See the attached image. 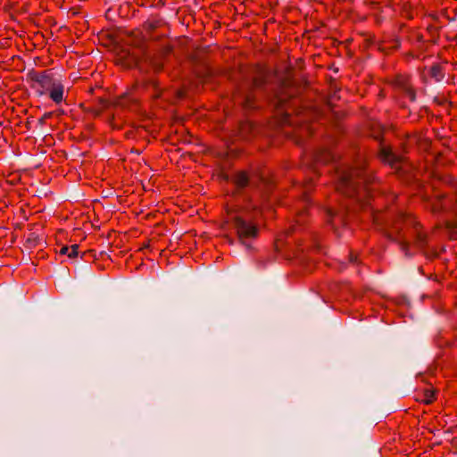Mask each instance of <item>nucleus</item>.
Listing matches in <instances>:
<instances>
[{"label": "nucleus", "instance_id": "nucleus-1", "mask_svg": "<svg viewBox=\"0 0 457 457\" xmlns=\"http://www.w3.org/2000/svg\"><path fill=\"white\" fill-rule=\"evenodd\" d=\"M337 173L338 174L336 184L337 191L352 199L360 210L370 209L373 223L378 226H386L387 237L399 242L401 251L406 256H411L410 243L405 239L404 233L401 239L388 236L389 214L380 208L384 204L387 208L389 204L395 203L397 196L393 193L386 195L382 193L377 178L373 174L368 173L364 168L340 166L337 168Z\"/></svg>", "mask_w": 457, "mask_h": 457}, {"label": "nucleus", "instance_id": "nucleus-2", "mask_svg": "<svg viewBox=\"0 0 457 457\" xmlns=\"http://www.w3.org/2000/svg\"><path fill=\"white\" fill-rule=\"evenodd\" d=\"M299 89L287 84H281L270 99L274 109L273 118L279 127L294 128L293 136L297 144H302L314 133L312 121L316 119V111L303 106L299 97Z\"/></svg>", "mask_w": 457, "mask_h": 457}, {"label": "nucleus", "instance_id": "nucleus-3", "mask_svg": "<svg viewBox=\"0 0 457 457\" xmlns=\"http://www.w3.org/2000/svg\"><path fill=\"white\" fill-rule=\"evenodd\" d=\"M364 135L378 141L377 158L384 164L389 166L394 173L403 181L409 183L417 177V170L413 164L403 154L393 151L391 145L384 142V129L376 120H369L365 124Z\"/></svg>", "mask_w": 457, "mask_h": 457}, {"label": "nucleus", "instance_id": "nucleus-4", "mask_svg": "<svg viewBox=\"0 0 457 457\" xmlns=\"http://www.w3.org/2000/svg\"><path fill=\"white\" fill-rule=\"evenodd\" d=\"M408 230L412 237V245L419 249L427 258L435 259L438 256L436 249L429 248V236L416 217L400 212L388 227V236L395 239L403 237V231Z\"/></svg>", "mask_w": 457, "mask_h": 457}, {"label": "nucleus", "instance_id": "nucleus-5", "mask_svg": "<svg viewBox=\"0 0 457 457\" xmlns=\"http://www.w3.org/2000/svg\"><path fill=\"white\" fill-rule=\"evenodd\" d=\"M443 181L450 187V192L433 190L430 195L424 194L421 198L425 208L433 214H452L454 220L446 222V228H457V179L445 175Z\"/></svg>", "mask_w": 457, "mask_h": 457}, {"label": "nucleus", "instance_id": "nucleus-6", "mask_svg": "<svg viewBox=\"0 0 457 457\" xmlns=\"http://www.w3.org/2000/svg\"><path fill=\"white\" fill-rule=\"evenodd\" d=\"M27 76L30 82V87L37 96H48L55 104H60L65 100L64 85L60 79L55 77L52 70L42 71L31 70Z\"/></svg>", "mask_w": 457, "mask_h": 457}, {"label": "nucleus", "instance_id": "nucleus-7", "mask_svg": "<svg viewBox=\"0 0 457 457\" xmlns=\"http://www.w3.org/2000/svg\"><path fill=\"white\" fill-rule=\"evenodd\" d=\"M438 37V29L434 25H428L425 30L409 29L404 37V42L410 46L407 55L417 59L421 57L430 45L436 43Z\"/></svg>", "mask_w": 457, "mask_h": 457}, {"label": "nucleus", "instance_id": "nucleus-8", "mask_svg": "<svg viewBox=\"0 0 457 457\" xmlns=\"http://www.w3.org/2000/svg\"><path fill=\"white\" fill-rule=\"evenodd\" d=\"M169 25L160 14H153L142 24V30H134L133 35H141L142 39L137 44L142 46L145 40L158 41L167 36Z\"/></svg>", "mask_w": 457, "mask_h": 457}, {"label": "nucleus", "instance_id": "nucleus-9", "mask_svg": "<svg viewBox=\"0 0 457 457\" xmlns=\"http://www.w3.org/2000/svg\"><path fill=\"white\" fill-rule=\"evenodd\" d=\"M228 222L231 223L233 228L236 230L237 236L242 244H246L248 241L254 240L259 236V227L252 220H247L242 215H232L228 213Z\"/></svg>", "mask_w": 457, "mask_h": 457}, {"label": "nucleus", "instance_id": "nucleus-10", "mask_svg": "<svg viewBox=\"0 0 457 457\" xmlns=\"http://www.w3.org/2000/svg\"><path fill=\"white\" fill-rule=\"evenodd\" d=\"M386 83L394 92L410 102L417 99V90L412 82V77L409 73H396L386 79Z\"/></svg>", "mask_w": 457, "mask_h": 457}, {"label": "nucleus", "instance_id": "nucleus-11", "mask_svg": "<svg viewBox=\"0 0 457 457\" xmlns=\"http://www.w3.org/2000/svg\"><path fill=\"white\" fill-rule=\"evenodd\" d=\"M261 91L240 82L237 87V94L242 98V107L245 111H253L260 108L259 94Z\"/></svg>", "mask_w": 457, "mask_h": 457}, {"label": "nucleus", "instance_id": "nucleus-12", "mask_svg": "<svg viewBox=\"0 0 457 457\" xmlns=\"http://www.w3.org/2000/svg\"><path fill=\"white\" fill-rule=\"evenodd\" d=\"M313 186V180L312 179H307L304 181L303 187L304 191L303 193V202L304 204V206L301 211L298 212L296 215L295 220V225H293L288 228V233H294L297 228V227H301L305 222V219L308 215V203H309V196H308V191L310 188Z\"/></svg>", "mask_w": 457, "mask_h": 457}, {"label": "nucleus", "instance_id": "nucleus-13", "mask_svg": "<svg viewBox=\"0 0 457 457\" xmlns=\"http://www.w3.org/2000/svg\"><path fill=\"white\" fill-rule=\"evenodd\" d=\"M268 79L269 71L262 65H257L252 80L242 81V83H245L246 86L262 92L265 86L267 85Z\"/></svg>", "mask_w": 457, "mask_h": 457}, {"label": "nucleus", "instance_id": "nucleus-14", "mask_svg": "<svg viewBox=\"0 0 457 457\" xmlns=\"http://www.w3.org/2000/svg\"><path fill=\"white\" fill-rule=\"evenodd\" d=\"M173 51V46L170 44H166L158 50L156 55H154L152 60V65L156 71H160L163 68L164 60L171 54Z\"/></svg>", "mask_w": 457, "mask_h": 457}, {"label": "nucleus", "instance_id": "nucleus-15", "mask_svg": "<svg viewBox=\"0 0 457 457\" xmlns=\"http://www.w3.org/2000/svg\"><path fill=\"white\" fill-rule=\"evenodd\" d=\"M335 154L330 148L320 147L313 153V162L315 165H326L335 161Z\"/></svg>", "mask_w": 457, "mask_h": 457}, {"label": "nucleus", "instance_id": "nucleus-16", "mask_svg": "<svg viewBox=\"0 0 457 457\" xmlns=\"http://www.w3.org/2000/svg\"><path fill=\"white\" fill-rule=\"evenodd\" d=\"M414 398L424 404H431L436 400V391L432 386L416 390Z\"/></svg>", "mask_w": 457, "mask_h": 457}, {"label": "nucleus", "instance_id": "nucleus-17", "mask_svg": "<svg viewBox=\"0 0 457 457\" xmlns=\"http://www.w3.org/2000/svg\"><path fill=\"white\" fill-rule=\"evenodd\" d=\"M195 73L197 78L206 82L215 76V71L206 62L196 63L194 68Z\"/></svg>", "mask_w": 457, "mask_h": 457}, {"label": "nucleus", "instance_id": "nucleus-18", "mask_svg": "<svg viewBox=\"0 0 457 457\" xmlns=\"http://www.w3.org/2000/svg\"><path fill=\"white\" fill-rule=\"evenodd\" d=\"M115 104L124 109L136 110L138 100L132 94L125 93L116 99Z\"/></svg>", "mask_w": 457, "mask_h": 457}, {"label": "nucleus", "instance_id": "nucleus-19", "mask_svg": "<svg viewBox=\"0 0 457 457\" xmlns=\"http://www.w3.org/2000/svg\"><path fill=\"white\" fill-rule=\"evenodd\" d=\"M231 181L237 190H242L248 187L250 182V176L247 171L239 170L232 176Z\"/></svg>", "mask_w": 457, "mask_h": 457}, {"label": "nucleus", "instance_id": "nucleus-20", "mask_svg": "<svg viewBox=\"0 0 457 457\" xmlns=\"http://www.w3.org/2000/svg\"><path fill=\"white\" fill-rule=\"evenodd\" d=\"M254 124L250 120H243L238 125V137L244 140H249L254 134Z\"/></svg>", "mask_w": 457, "mask_h": 457}, {"label": "nucleus", "instance_id": "nucleus-21", "mask_svg": "<svg viewBox=\"0 0 457 457\" xmlns=\"http://www.w3.org/2000/svg\"><path fill=\"white\" fill-rule=\"evenodd\" d=\"M429 77L436 82H440L445 79V71L441 63H434L428 71Z\"/></svg>", "mask_w": 457, "mask_h": 457}, {"label": "nucleus", "instance_id": "nucleus-22", "mask_svg": "<svg viewBox=\"0 0 457 457\" xmlns=\"http://www.w3.org/2000/svg\"><path fill=\"white\" fill-rule=\"evenodd\" d=\"M324 211L328 224L336 226L337 224V220H339V223H344L343 217L334 209L328 207Z\"/></svg>", "mask_w": 457, "mask_h": 457}, {"label": "nucleus", "instance_id": "nucleus-23", "mask_svg": "<svg viewBox=\"0 0 457 457\" xmlns=\"http://www.w3.org/2000/svg\"><path fill=\"white\" fill-rule=\"evenodd\" d=\"M59 253L60 254H66L69 258H75L79 254V245L74 244L71 246H62Z\"/></svg>", "mask_w": 457, "mask_h": 457}, {"label": "nucleus", "instance_id": "nucleus-24", "mask_svg": "<svg viewBox=\"0 0 457 457\" xmlns=\"http://www.w3.org/2000/svg\"><path fill=\"white\" fill-rule=\"evenodd\" d=\"M146 88L153 89L152 97L154 99L160 98L162 96V90L159 87L158 83L155 80H149L146 83Z\"/></svg>", "mask_w": 457, "mask_h": 457}, {"label": "nucleus", "instance_id": "nucleus-25", "mask_svg": "<svg viewBox=\"0 0 457 457\" xmlns=\"http://www.w3.org/2000/svg\"><path fill=\"white\" fill-rule=\"evenodd\" d=\"M104 110L96 104H92L86 109V112L93 114L95 117L100 116Z\"/></svg>", "mask_w": 457, "mask_h": 457}, {"label": "nucleus", "instance_id": "nucleus-26", "mask_svg": "<svg viewBox=\"0 0 457 457\" xmlns=\"http://www.w3.org/2000/svg\"><path fill=\"white\" fill-rule=\"evenodd\" d=\"M96 105L101 107L104 110H106L110 105V101L104 97H98L97 104Z\"/></svg>", "mask_w": 457, "mask_h": 457}, {"label": "nucleus", "instance_id": "nucleus-27", "mask_svg": "<svg viewBox=\"0 0 457 457\" xmlns=\"http://www.w3.org/2000/svg\"><path fill=\"white\" fill-rule=\"evenodd\" d=\"M53 116V112H45L43 114V116L38 120V123L43 126L46 124V120L52 118Z\"/></svg>", "mask_w": 457, "mask_h": 457}, {"label": "nucleus", "instance_id": "nucleus-28", "mask_svg": "<svg viewBox=\"0 0 457 457\" xmlns=\"http://www.w3.org/2000/svg\"><path fill=\"white\" fill-rule=\"evenodd\" d=\"M434 102L436 103L439 105H444L445 104L447 103V100L444 96L443 97L436 96V97H435Z\"/></svg>", "mask_w": 457, "mask_h": 457}, {"label": "nucleus", "instance_id": "nucleus-29", "mask_svg": "<svg viewBox=\"0 0 457 457\" xmlns=\"http://www.w3.org/2000/svg\"><path fill=\"white\" fill-rule=\"evenodd\" d=\"M401 46V43L398 39H395L394 42H393V46H391V48L395 49V50H397L399 49Z\"/></svg>", "mask_w": 457, "mask_h": 457}, {"label": "nucleus", "instance_id": "nucleus-30", "mask_svg": "<svg viewBox=\"0 0 457 457\" xmlns=\"http://www.w3.org/2000/svg\"><path fill=\"white\" fill-rule=\"evenodd\" d=\"M31 118H32V117L28 118V119H27V121H26V123H25V126H26V129H31V127H30V123H31L30 119H31Z\"/></svg>", "mask_w": 457, "mask_h": 457}, {"label": "nucleus", "instance_id": "nucleus-31", "mask_svg": "<svg viewBox=\"0 0 457 457\" xmlns=\"http://www.w3.org/2000/svg\"><path fill=\"white\" fill-rule=\"evenodd\" d=\"M357 261V256H353V254L350 255V262H355Z\"/></svg>", "mask_w": 457, "mask_h": 457}, {"label": "nucleus", "instance_id": "nucleus-32", "mask_svg": "<svg viewBox=\"0 0 457 457\" xmlns=\"http://www.w3.org/2000/svg\"><path fill=\"white\" fill-rule=\"evenodd\" d=\"M113 120H114V118H112V120L111 121V125H112V128H116L114 123H113Z\"/></svg>", "mask_w": 457, "mask_h": 457}, {"label": "nucleus", "instance_id": "nucleus-33", "mask_svg": "<svg viewBox=\"0 0 457 457\" xmlns=\"http://www.w3.org/2000/svg\"><path fill=\"white\" fill-rule=\"evenodd\" d=\"M224 179L228 180V176H227V175H226V176L224 177Z\"/></svg>", "mask_w": 457, "mask_h": 457}]
</instances>
